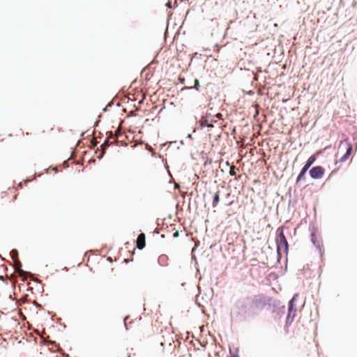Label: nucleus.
Instances as JSON below:
<instances>
[{"instance_id": "nucleus-1", "label": "nucleus", "mask_w": 357, "mask_h": 357, "mask_svg": "<svg viewBox=\"0 0 357 357\" xmlns=\"http://www.w3.org/2000/svg\"><path fill=\"white\" fill-rule=\"evenodd\" d=\"M278 236L276 238L277 250L279 256L282 253L287 254L288 252V242L284 234L282 228H278L277 230Z\"/></svg>"}, {"instance_id": "nucleus-2", "label": "nucleus", "mask_w": 357, "mask_h": 357, "mask_svg": "<svg viewBox=\"0 0 357 357\" xmlns=\"http://www.w3.org/2000/svg\"><path fill=\"white\" fill-rule=\"evenodd\" d=\"M352 146L347 140L341 141L337 153L340 155L338 161L340 162H345L350 156Z\"/></svg>"}, {"instance_id": "nucleus-3", "label": "nucleus", "mask_w": 357, "mask_h": 357, "mask_svg": "<svg viewBox=\"0 0 357 357\" xmlns=\"http://www.w3.org/2000/svg\"><path fill=\"white\" fill-rule=\"evenodd\" d=\"M324 169L321 166L312 167L310 171V176L314 179L321 178L324 174Z\"/></svg>"}, {"instance_id": "nucleus-4", "label": "nucleus", "mask_w": 357, "mask_h": 357, "mask_svg": "<svg viewBox=\"0 0 357 357\" xmlns=\"http://www.w3.org/2000/svg\"><path fill=\"white\" fill-rule=\"evenodd\" d=\"M252 303L257 308H262L266 305L265 297L263 295H257L252 299Z\"/></svg>"}, {"instance_id": "nucleus-5", "label": "nucleus", "mask_w": 357, "mask_h": 357, "mask_svg": "<svg viewBox=\"0 0 357 357\" xmlns=\"http://www.w3.org/2000/svg\"><path fill=\"white\" fill-rule=\"evenodd\" d=\"M296 310L294 308L293 299L289 302V312L287 317V321L291 322L296 315Z\"/></svg>"}, {"instance_id": "nucleus-6", "label": "nucleus", "mask_w": 357, "mask_h": 357, "mask_svg": "<svg viewBox=\"0 0 357 357\" xmlns=\"http://www.w3.org/2000/svg\"><path fill=\"white\" fill-rule=\"evenodd\" d=\"M146 245V236L145 234L142 233L140 234L137 239V247L142 250L145 247Z\"/></svg>"}, {"instance_id": "nucleus-7", "label": "nucleus", "mask_w": 357, "mask_h": 357, "mask_svg": "<svg viewBox=\"0 0 357 357\" xmlns=\"http://www.w3.org/2000/svg\"><path fill=\"white\" fill-rule=\"evenodd\" d=\"M120 131L121 130L119 128L116 130L115 136L112 134V132H110L109 135L107 137V139L105 140L104 145L106 146H109V145L112 144L114 142L116 137H117V132Z\"/></svg>"}, {"instance_id": "nucleus-8", "label": "nucleus", "mask_w": 357, "mask_h": 357, "mask_svg": "<svg viewBox=\"0 0 357 357\" xmlns=\"http://www.w3.org/2000/svg\"><path fill=\"white\" fill-rule=\"evenodd\" d=\"M312 241L321 251V248H323V244L322 242L317 239V237L315 234H312Z\"/></svg>"}, {"instance_id": "nucleus-9", "label": "nucleus", "mask_w": 357, "mask_h": 357, "mask_svg": "<svg viewBox=\"0 0 357 357\" xmlns=\"http://www.w3.org/2000/svg\"><path fill=\"white\" fill-rule=\"evenodd\" d=\"M315 160H316V158L314 155L310 156L308 158L306 164L303 167V169H305V171H307L308 169L310 168V167L314 162Z\"/></svg>"}, {"instance_id": "nucleus-10", "label": "nucleus", "mask_w": 357, "mask_h": 357, "mask_svg": "<svg viewBox=\"0 0 357 357\" xmlns=\"http://www.w3.org/2000/svg\"><path fill=\"white\" fill-rule=\"evenodd\" d=\"M219 202H220V192L217 191L214 194L213 197V202H212L213 207L215 208L218 206Z\"/></svg>"}, {"instance_id": "nucleus-11", "label": "nucleus", "mask_w": 357, "mask_h": 357, "mask_svg": "<svg viewBox=\"0 0 357 357\" xmlns=\"http://www.w3.org/2000/svg\"><path fill=\"white\" fill-rule=\"evenodd\" d=\"M22 264L20 261H16L15 263V271L20 275L23 276L25 274V272L21 269Z\"/></svg>"}, {"instance_id": "nucleus-12", "label": "nucleus", "mask_w": 357, "mask_h": 357, "mask_svg": "<svg viewBox=\"0 0 357 357\" xmlns=\"http://www.w3.org/2000/svg\"><path fill=\"white\" fill-rule=\"evenodd\" d=\"M208 123H209V119H208V114L206 116H202L201 118V119L199 120V126H200L201 128L206 126Z\"/></svg>"}, {"instance_id": "nucleus-13", "label": "nucleus", "mask_w": 357, "mask_h": 357, "mask_svg": "<svg viewBox=\"0 0 357 357\" xmlns=\"http://www.w3.org/2000/svg\"><path fill=\"white\" fill-rule=\"evenodd\" d=\"M167 259H168V257H167V255H162L158 258V262H159L160 264H161L162 266H165Z\"/></svg>"}, {"instance_id": "nucleus-14", "label": "nucleus", "mask_w": 357, "mask_h": 357, "mask_svg": "<svg viewBox=\"0 0 357 357\" xmlns=\"http://www.w3.org/2000/svg\"><path fill=\"white\" fill-rule=\"evenodd\" d=\"M306 172L307 171H305L303 169H301L300 174H298V176L297 177L296 183H298L299 181H301V180H303L304 178Z\"/></svg>"}, {"instance_id": "nucleus-15", "label": "nucleus", "mask_w": 357, "mask_h": 357, "mask_svg": "<svg viewBox=\"0 0 357 357\" xmlns=\"http://www.w3.org/2000/svg\"><path fill=\"white\" fill-rule=\"evenodd\" d=\"M236 167L234 165H231L230 167L229 174L231 176H235L236 174Z\"/></svg>"}, {"instance_id": "nucleus-16", "label": "nucleus", "mask_w": 357, "mask_h": 357, "mask_svg": "<svg viewBox=\"0 0 357 357\" xmlns=\"http://www.w3.org/2000/svg\"><path fill=\"white\" fill-rule=\"evenodd\" d=\"M194 88L196 89V90H199V80L197 79H195V86H194Z\"/></svg>"}, {"instance_id": "nucleus-17", "label": "nucleus", "mask_w": 357, "mask_h": 357, "mask_svg": "<svg viewBox=\"0 0 357 357\" xmlns=\"http://www.w3.org/2000/svg\"><path fill=\"white\" fill-rule=\"evenodd\" d=\"M215 117L218 118V119H222V114L221 113H218L216 115H215Z\"/></svg>"}, {"instance_id": "nucleus-18", "label": "nucleus", "mask_w": 357, "mask_h": 357, "mask_svg": "<svg viewBox=\"0 0 357 357\" xmlns=\"http://www.w3.org/2000/svg\"><path fill=\"white\" fill-rule=\"evenodd\" d=\"M206 126L211 128H213V123L209 121V123H208V125Z\"/></svg>"}, {"instance_id": "nucleus-19", "label": "nucleus", "mask_w": 357, "mask_h": 357, "mask_svg": "<svg viewBox=\"0 0 357 357\" xmlns=\"http://www.w3.org/2000/svg\"><path fill=\"white\" fill-rule=\"evenodd\" d=\"M178 234H179V233H178V231H176L174 233L173 236H174V237H175V238H176V237H178Z\"/></svg>"}, {"instance_id": "nucleus-20", "label": "nucleus", "mask_w": 357, "mask_h": 357, "mask_svg": "<svg viewBox=\"0 0 357 357\" xmlns=\"http://www.w3.org/2000/svg\"><path fill=\"white\" fill-rule=\"evenodd\" d=\"M210 121H211V123H216V122H217L215 119L211 120Z\"/></svg>"}, {"instance_id": "nucleus-21", "label": "nucleus", "mask_w": 357, "mask_h": 357, "mask_svg": "<svg viewBox=\"0 0 357 357\" xmlns=\"http://www.w3.org/2000/svg\"><path fill=\"white\" fill-rule=\"evenodd\" d=\"M232 357H238V356H235V355H234V356H233Z\"/></svg>"}]
</instances>
